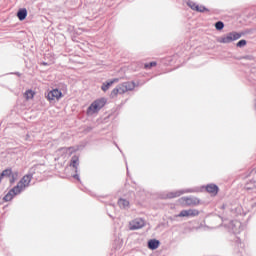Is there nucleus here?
<instances>
[{"mask_svg": "<svg viewBox=\"0 0 256 256\" xmlns=\"http://www.w3.org/2000/svg\"><path fill=\"white\" fill-rule=\"evenodd\" d=\"M60 153H66V155H71V148H62Z\"/></svg>", "mask_w": 256, "mask_h": 256, "instance_id": "obj_21", "label": "nucleus"}, {"mask_svg": "<svg viewBox=\"0 0 256 256\" xmlns=\"http://www.w3.org/2000/svg\"><path fill=\"white\" fill-rule=\"evenodd\" d=\"M206 191L212 195H217V193H219V187H217L215 184H210L206 187Z\"/></svg>", "mask_w": 256, "mask_h": 256, "instance_id": "obj_11", "label": "nucleus"}, {"mask_svg": "<svg viewBox=\"0 0 256 256\" xmlns=\"http://www.w3.org/2000/svg\"><path fill=\"white\" fill-rule=\"evenodd\" d=\"M142 227H145V220L138 218L130 222V229L131 231H135L137 229H142Z\"/></svg>", "mask_w": 256, "mask_h": 256, "instance_id": "obj_8", "label": "nucleus"}, {"mask_svg": "<svg viewBox=\"0 0 256 256\" xmlns=\"http://www.w3.org/2000/svg\"><path fill=\"white\" fill-rule=\"evenodd\" d=\"M17 17L20 21H25V19H27V9H20L17 13Z\"/></svg>", "mask_w": 256, "mask_h": 256, "instance_id": "obj_13", "label": "nucleus"}, {"mask_svg": "<svg viewBox=\"0 0 256 256\" xmlns=\"http://www.w3.org/2000/svg\"><path fill=\"white\" fill-rule=\"evenodd\" d=\"M179 204L182 207H197V205H201V200L197 197H182L178 200Z\"/></svg>", "mask_w": 256, "mask_h": 256, "instance_id": "obj_3", "label": "nucleus"}, {"mask_svg": "<svg viewBox=\"0 0 256 256\" xmlns=\"http://www.w3.org/2000/svg\"><path fill=\"white\" fill-rule=\"evenodd\" d=\"M115 83H119V78H114L112 80L104 82L101 87L102 91H108L109 87H111Z\"/></svg>", "mask_w": 256, "mask_h": 256, "instance_id": "obj_10", "label": "nucleus"}, {"mask_svg": "<svg viewBox=\"0 0 256 256\" xmlns=\"http://www.w3.org/2000/svg\"><path fill=\"white\" fill-rule=\"evenodd\" d=\"M157 62H150L144 65L145 69H151V67H156Z\"/></svg>", "mask_w": 256, "mask_h": 256, "instance_id": "obj_20", "label": "nucleus"}, {"mask_svg": "<svg viewBox=\"0 0 256 256\" xmlns=\"http://www.w3.org/2000/svg\"><path fill=\"white\" fill-rule=\"evenodd\" d=\"M188 5L191 9H193L195 11V7H197V4L193 3V2H188Z\"/></svg>", "mask_w": 256, "mask_h": 256, "instance_id": "obj_24", "label": "nucleus"}, {"mask_svg": "<svg viewBox=\"0 0 256 256\" xmlns=\"http://www.w3.org/2000/svg\"><path fill=\"white\" fill-rule=\"evenodd\" d=\"M126 91H133V89H135V83L134 82H126L123 83Z\"/></svg>", "mask_w": 256, "mask_h": 256, "instance_id": "obj_17", "label": "nucleus"}, {"mask_svg": "<svg viewBox=\"0 0 256 256\" xmlns=\"http://www.w3.org/2000/svg\"><path fill=\"white\" fill-rule=\"evenodd\" d=\"M239 39H241V33L233 31L217 38V42L228 45L229 43H233V41H237Z\"/></svg>", "mask_w": 256, "mask_h": 256, "instance_id": "obj_2", "label": "nucleus"}, {"mask_svg": "<svg viewBox=\"0 0 256 256\" xmlns=\"http://www.w3.org/2000/svg\"><path fill=\"white\" fill-rule=\"evenodd\" d=\"M63 97V93L59 89H53L48 92L47 100L48 101H59Z\"/></svg>", "mask_w": 256, "mask_h": 256, "instance_id": "obj_6", "label": "nucleus"}, {"mask_svg": "<svg viewBox=\"0 0 256 256\" xmlns=\"http://www.w3.org/2000/svg\"><path fill=\"white\" fill-rule=\"evenodd\" d=\"M33 97H35V91L26 90V92L24 93V98L26 99V101H31V99H33Z\"/></svg>", "mask_w": 256, "mask_h": 256, "instance_id": "obj_15", "label": "nucleus"}, {"mask_svg": "<svg viewBox=\"0 0 256 256\" xmlns=\"http://www.w3.org/2000/svg\"><path fill=\"white\" fill-rule=\"evenodd\" d=\"M2 177H7V179H9L10 183H15V181L18 179L19 177V173L17 171H13L11 170V168H8L4 171H2Z\"/></svg>", "mask_w": 256, "mask_h": 256, "instance_id": "obj_5", "label": "nucleus"}, {"mask_svg": "<svg viewBox=\"0 0 256 256\" xmlns=\"http://www.w3.org/2000/svg\"><path fill=\"white\" fill-rule=\"evenodd\" d=\"M123 93H127V88H125V84H120L112 90L111 97H117V95H123Z\"/></svg>", "mask_w": 256, "mask_h": 256, "instance_id": "obj_9", "label": "nucleus"}, {"mask_svg": "<svg viewBox=\"0 0 256 256\" xmlns=\"http://www.w3.org/2000/svg\"><path fill=\"white\" fill-rule=\"evenodd\" d=\"M178 217H199V210L197 209H188V210H182Z\"/></svg>", "mask_w": 256, "mask_h": 256, "instance_id": "obj_7", "label": "nucleus"}, {"mask_svg": "<svg viewBox=\"0 0 256 256\" xmlns=\"http://www.w3.org/2000/svg\"><path fill=\"white\" fill-rule=\"evenodd\" d=\"M74 179H79V175H74Z\"/></svg>", "mask_w": 256, "mask_h": 256, "instance_id": "obj_26", "label": "nucleus"}, {"mask_svg": "<svg viewBox=\"0 0 256 256\" xmlns=\"http://www.w3.org/2000/svg\"><path fill=\"white\" fill-rule=\"evenodd\" d=\"M224 27H225V24L221 21H218L215 23V29L217 31H223Z\"/></svg>", "mask_w": 256, "mask_h": 256, "instance_id": "obj_18", "label": "nucleus"}, {"mask_svg": "<svg viewBox=\"0 0 256 256\" xmlns=\"http://www.w3.org/2000/svg\"><path fill=\"white\" fill-rule=\"evenodd\" d=\"M31 183V175H25L17 183V185L12 188L4 197V201H11L15 195H19L22 191H25L29 184Z\"/></svg>", "mask_w": 256, "mask_h": 256, "instance_id": "obj_1", "label": "nucleus"}, {"mask_svg": "<svg viewBox=\"0 0 256 256\" xmlns=\"http://www.w3.org/2000/svg\"><path fill=\"white\" fill-rule=\"evenodd\" d=\"M183 193H186V192L185 191L170 192L164 197V199H175V197H181Z\"/></svg>", "mask_w": 256, "mask_h": 256, "instance_id": "obj_12", "label": "nucleus"}, {"mask_svg": "<svg viewBox=\"0 0 256 256\" xmlns=\"http://www.w3.org/2000/svg\"><path fill=\"white\" fill-rule=\"evenodd\" d=\"M78 165H79V158L73 157L71 161V167H74V169H77Z\"/></svg>", "mask_w": 256, "mask_h": 256, "instance_id": "obj_19", "label": "nucleus"}, {"mask_svg": "<svg viewBox=\"0 0 256 256\" xmlns=\"http://www.w3.org/2000/svg\"><path fill=\"white\" fill-rule=\"evenodd\" d=\"M118 205L119 207H121V209H127V207H129V201H127L126 199H119Z\"/></svg>", "mask_w": 256, "mask_h": 256, "instance_id": "obj_16", "label": "nucleus"}, {"mask_svg": "<svg viewBox=\"0 0 256 256\" xmlns=\"http://www.w3.org/2000/svg\"><path fill=\"white\" fill-rule=\"evenodd\" d=\"M3 181V174L0 175V183Z\"/></svg>", "mask_w": 256, "mask_h": 256, "instance_id": "obj_25", "label": "nucleus"}, {"mask_svg": "<svg viewBox=\"0 0 256 256\" xmlns=\"http://www.w3.org/2000/svg\"><path fill=\"white\" fill-rule=\"evenodd\" d=\"M148 247L149 249H151L152 251H155V249H159V241L158 240H150L148 242Z\"/></svg>", "mask_w": 256, "mask_h": 256, "instance_id": "obj_14", "label": "nucleus"}, {"mask_svg": "<svg viewBox=\"0 0 256 256\" xmlns=\"http://www.w3.org/2000/svg\"><path fill=\"white\" fill-rule=\"evenodd\" d=\"M195 11H199L200 13H203V11H205V7L204 6H195Z\"/></svg>", "mask_w": 256, "mask_h": 256, "instance_id": "obj_23", "label": "nucleus"}, {"mask_svg": "<svg viewBox=\"0 0 256 256\" xmlns=\"http://www.w3.org/2000/svg\"><path fill=\"white\" fill-rule=\"evenodd\" d=\"M245 45H247V41L246 40H240L237 43V47H245Z\"/></svg>", "mask_w": 256, "mask_h": 256, "instance_id": "obj_22", "label": "nucleus"}, {"mask_svg": "<svg viewBox=\"0 0 256 256\" xmlns=\"http://www.w3.org/2000/svg\"><path fill=\"white\" fill-rule=\"evenodd\" d=\"M103 107H105V99H103V98L98 99V100L94 101L88 107L87 114L95 115V113H99V111H101V109H103Z\"/></svg>", "mask_w": 256, "mask_h": 256, "instance_id": "obj_4", "label": "nucleus"}]
</instances>
